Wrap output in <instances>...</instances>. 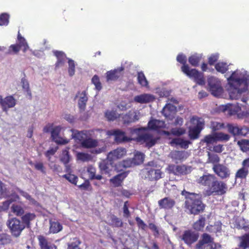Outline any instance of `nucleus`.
Instances as JSON below:
<instances>
[{"label": "nucleus", "instance_id": "23", "mask_svg": "<svg viewBox=\"0 0 249 249\" xmlns=\"http://www.w3.org/2000/svg\"><path fill=\"white\" fill-rule=\"evenodd\" d=\"M134 162L132 159H127L115 164L114 168L117 172H121L123 171L124 169L135 165Z\"/></svg>", "mask_w": 249, "mask_h": 249}, {"label": "nucleus", "instance_id": "33", "mask_svg": "<svg viewBox=\"0 0 249 249\" xmlns=\"http://www.w3.org/2000/svg\"><path fill=\"white\" fill-rule=\"evenodd\" d=\"M53 54L57 58V61L55 64V68L57 69L64 65L66 58V55L62 51H53Z\"/></svg>", "mask_w": 249, "mask_h": 249}, {"label": "nucleus", "instance_id": "22", "mask_svg": "<svg viewBox=\"0 0 249 249\" xmlns=\"http://www.w3.org/2000/svg\"><path fill=\"white\" fill-rule=\"evenodd\" d=\"M158 204L160 209L171 210L175 206L176 201L170 197H165L159 200L158 201Z\"/></svg>", "mask_w": 249, "mask_h": 249}, {"label": "nucleus", "instance_id": "59", "mask_svg": "<svg viewBox=\"0 0 249 249\" xmlns=\"http://www.w3.org/2000/svg\"><path fill=\"white\" fill-rule=\"evenodd\" d=\"M78 160L83 161H89L92 159L90 155L85 153H78L77 155Z\"/></svg>", "mask_w": 249, "mask_h": 249}, {"label": "nucleus", "instance_id": "17", "mask_svg": "<svg viewBox=\"0 0 249 249\" xmlns=\"http://www.w3.org/2000/svg\"><path fill=\"white\" fill-rule=\"evenodd\" d=\"M61 130L60 126H56L53 128L51 131V137L53 141L59 144H65L68 143L67 139L60 137L59 134Z\"/></svg>", "mask_w": 249, "mask_h": 249}, {"label": "nucleus", "instance_id": "10", "mask_svg": "<svg viewBox=\"0 0 249 249\" xmlns=\"http://www.w3.org/2000/svg\"><path fill=\"white\" fill-rule=\"evenodd\" d=\"M126 154V150L124 148L118 147L110 151L107 156V160L112 166L114 161L123 158Z\"/></svg>", "mask_w": 249, "mask_h": 249}, {"label": "nucleus", "instance_id": "3", "mask_svg": "<svg viewBox=\"0 0 249 249\" xmlns=\"http://www.w3.org/2000/svg\"><path fill=\"white\" fill-rule=\"evenodd\" d=\"M190 123L193 125L188 128V137L191 140H197L204 127L205 121L201 117L194 116L191 118Z\"/></svg>", "mask_w": 249, "mask_h": 249}, {"label": "nucleus", "instance_id": "44", "mask_svg": "<svg viewBox=\"0 0 249 249\" xmlns=\"http://www.w3.org/2000/svg\"><path fill=\"white\" fill-rule=\"evenodd\" d=\"M223 109L224 111H228L229 114L232 115L237 113L241 110V108L238 104L237 106L228 104L225 106Z\"/></svg>", "mask_w": 249, "mask_h": 249}, {"label": "nucleus", "instance_id": "64", "mask_svg": "<svg viewBox=\"0 0 249 249\" xmlns=\"http://www.w3.org/2000/svg\"><path fill=\"white\" fill-rule=\"evenodd\" d=\"M134 160V163L136 165L140 164L143 162L144 160V155L140 152L137 153L135 154L134 158L132 159Z\"/></svg>", "mask_w": 249, "mask_h": 249}, {"label": "nucleus", "instance_id": "29", "mask_svg": "<svg viewBox=\"0 0 249 249\" xmlns=\"http://www.w3.org/2000/svg\"><path fill=\"white\" fill-rule=\"evenodd\" d=\"M127 172H124L119 174L111 178L110 182L113 185L114 187H120L122 186L124 180L127 176Z\"/></svg>", "mask_w": 249, "mask_h": 249}, {"label": "nucleus", "instance_id": "4", "mask_svg": "<svg viewBox=\"0 0 249 249\" xmlns=\"http://www.w3.org/2000/svg\"><path fill=\"white\" fill-rule=\"evenodd\" d=\"M227 189L226 183L215 178L211 187L205 190L204 195L205 196H210L213 194L223 195L226 193Z\"/></svg>", "mask_w": 249, "mask_h": 249}, {"label": "nucleus", "instance_id": "53", "mask_svg": "<svg viewBox=\"0 0 249 249\" xmlns=\"http://www.w3.org/2000/svg\"><path fill=\"white\" fill-rule=\"evenodd\" d=\"M202 142L206 143L207 145L210 144H213L214 142H216L215 133L213 134H209L205 136L204 139L202 140Z\"/></svg>", "mask_w": 249, "mask_h": 249}, {"label": "nucleus", "instance_id": "56", "mask_svg": "<svg viewBox=\"0 0 249 249\" xmlns=\"http://www.w3.org/2000/svg\"><path fill=\"white\" fill-rule=\"evenodd\" d=\"M177 60L180 63L182 64L181 68L182 71L183 72L184 67H187L188 69H189V66L186 64L187 59L185 55L183 54H179L177 57Z\"/></svg>", "mask_w": 249, "mask_h": 249}, {"label": "nucleus", "instance_id": "20", "mask_svg": "<svg viewBox=\"0 0 249 249\" xmlns=\"http://www.w3.org/2000/svg\"><path fill=\"white\" fill-rule=\"evenodd\" d=\"M109 134L115 136V141L117 143L129 142L131 139L125 136V132L119 129L110 131Z\"/></svg>", "mask_w": 249, "mask_h": 249}, {"label": "nucleus", "instance_id": "12", "mask_svg": "<svg viewBox=\"0 0 249 249\" xmlns=\"http://www.w3.org/2000/svg\"><path fill=\"white\" fill-rule=\"evenodd\" d=\"M170 171L176 176L185 175L191 173V167L182 165H171L169 166Z\"/></svg>", "mask_w": 249, "mask_h": 249}, {"label": "nucleus", "instance_id": "50", "mask_svg": "<svg viewBox=\"0 0 249 249\" xmlns=\"http://www.w3.org/2000/svg\"><path fill=\"white\" fill-rule=\"evenodd\" d=\"M215 138L217 142H227L231 137L229 134H225L223 132H216Z\"/></svg>", "mask_w": 249, "mask_h": 249}, {"label": "nucleus", "instance_id": "61", "mask_svg": "<svg viewBox=\"0 0 249 249\" xmlns=\"http://www.w3.org/2000/svg\"><path fill=\"white\" fill-rule=\"evenodd\" d=\"M91 82L93 84L95 85V89L100 91L102 88V86L101 85V83L100 81L99 77L97 75H94L91 79Z\"/></svg>", "mask_w": 249, "mask_h": 249}, {"label": "nucleus", "instance_id": "16", "mask_svg": "<svg viewBox=\"0 0 249 249\" xmlns=\"http://www.w3.org/2000/svg\"><path fill=\"white\" fill-rule=\"evenodd\" d=\"M16 104V101L13 96H7L3 99L0 95V105L3 111L7 112L9 108L13 107Z\"/></svg>", "mask_w": 249, "mask_h": 249}, {"label": "nucleus", "instance_id": "57", "mask_svg": "<svg viewBox=\"0 0 249 249\" xmlns=\"http://www.w3.org/2000/svg\"><path fill=\"white\" fill-rule=\"evenodd\" d=\"M8 190L6 187V185L0 180V196L2 198H7L9 196L8 195Z\"/></svg>", "mask_w": 249, "mask_h": 249}, {"label": "nucleus", "instance_id": "30", "mask_svg": "<svg viewBox=\"0 0 249 249\" xmlns=\"http://www.w3.org/2000/svg\"><path fill=\"white\" fill-rule=\"evenodd\" d=\"M244 160L242 162V167L239 169L235 173V177L236 178H239L241 179H246L249 175V166L247 164H244Z\"/></svg>", "mask_w": 249, "mask_h": 249}, {"label": "nucleus", "instance_id": "48", "mask_svg": "<svg viewBox=\"0 0 249 249\" xmlns=\"http://www.w3.org/2000/svg\"><path fill=\"white\" fill-rule=\"evenodd\" d=\"M11 211L16 215L18 216L22 215L24 213V211L21 206L15 204L12 205Z\"/></svg>", "mask_w": 249, "mask_h": 249}, {"label": "nucleus", "instance_id": "26", "mask_svg": "<svg viewBox=\"0 0 249 249\" xmlns=\"http://www.w3.org/2000/svg\"><path fill=\"white\" fill-rule=\"evenodd\" d=\"M37 239L40 249H57L56 246L49 242L43 235L38 236Z\"/></svg>", "mask_w": 249, "mask_h": 249}, {"label": "nucleus", "instance_id": "55", "mask_svg": "<svg viewBox=\"0 0 249 249\" xmlns=\"http://www.w3.org/2000/svg\"><path fill=\"white\" fill-rule=\"evenodd\" d=\"M215 69L217 71L224 73L228 70V66L226 63L218 62L215 64Z\"/></svg>", "mask_w": 249, "mask_h": 249}, {"label": "nucleus", "instance_id": "54", "mask_svg": "<svg viewBox=\"0 0 249 249\" xmlns=\"http://www.w3.org/2000/svg\"><path fill=\"white\" fill-rule=\"evenodd\" d=\"M138 83L142 87H147L148 85V82L146 79V77L143 73L141 71L138 73Z\"/></svg>", "mask_w": 249, "mask_h": 249}, {"label": "nucleus", "instance_id": "37", "mask_svg": "<svg viewBox=\"0 0 249 249\" xmlns=\"http://www.w3.org/2000/svg\"><path fill=\"white\" fill-rule=\"evenodd\" d=\"M62 230V225L57 221L50 220L49 232L53 233H56Z\"/></svg>", "mask_w": 249, "mask_h": 249}, {"label": "nucleus", "instance_id": "42", "mask_svg": "<svg viewBox=\"0 0 249 249\" xmlns=\"http://www.w3.org/2000/svg\"><path fill=\"white\" fill-rule=\"evenodd\" d=\"M81 243L82 242L79 238H73L71 239V241L68 243L67 249H82V248H80Z\"/></svg>", "mask_w": 249, "mask_h": 249}, {"label": "nucleus", "instance_id": "43", "mask_svg": "<svg viewBox=\"0 0 249 249\" xmlns=\"http://www.w3.org/2000/svg\"><path fill=\"white\" fill-rule=\"evenodd\" d=\"M35 218L36 215L34 213H28L22 216V222L25 226L26 225L27 228H30L31 221Z\"/></svg>", "mask_w": 249, "mask_h": 249}, {"label": "nucleus", "instance_id": "19", "mask_svg": "<svg viewBox=\"0 0 249 249\" xmlns=\"http://www.w3.org/2000/svg\"><path fill=\"white\" fill-rule=\"evenodd\" d=\"M146 178L150 181H157L162 178V172L160 169L147 167Z\"/></svg>", "mask_w": 249, "mask_h": 249}, {"label": "nucleus", "instance_id": "34", "mask_svg": "<svg viewBox=\"0 0 249 249\" xmlns=\"http://www.w3.org/2000/svg\"><path fill=\"white\" fill-rule=\"evenodd\" d=\"M115 165L114 164L112 166L108 160H103L99 163V167L102 174H108L111 171V167H114Z\"/></svg>", "mask_w": 249, "mask_h": 249}, {"label": "nucleus", "instance_id": "31", "mask_svg": "<svg viewBox=\"0 0 249 249\" xmlns=\"http://www.w3.org/2000/svg\"><path fill=\"white\" fill-rule=\"evenodd\" d=\"M155 100L154 95L149 94H143L135 97L134 100L141 104L148 103Z\"/></svg>", "mask_w": 249, "mask_h": 249}, {"label": "nucleus", "instance_id": "1", "mask_svg": "<svg viewBox=\"0 0 249 249\" xmlns=\"http://www.w3.org/2000/svg\"><path fill=\"white\" fill-rule=\"evenodd\" d=\"M181 195L184 196V208L188 214L196 215L204 212L206 206L202 200L201 194L191 193L184 189Z\"/></svg>", "mask_w": 249, "mask_h": 249}, {"label": "nucleus", "instance_id": "25", "mask_svg": "<svg viewBox=\"0 0 249 249\" xmlns=\"http://www.w3.org/2000/svg\"><path fill=\"white\" fill-rule=\"evenodd\" d=\"M214 179H215V177L213 175H203L198 179L197 183L203 186H207L209 188L212 185Z\"/></svg>", "mask_w": 249, "mask_h": 249}, {"label": "nucleus", "instance_id": "6", "mask_svg": "<svg viewBox=\"0 0 249 249\" xmlns=\"http://www.w3.org/2000/svg\"><path fill=\"white\" fill-rule=\"evenodd\" d=\"M183 73L191 78L198 85L203 86L205 84L204 74L195 69H188L187 67H184Z\"/></svg>", "mask_w": 249, "mask_h": 249}, {"label": "nucleus", "instance_id": "21", "mask_svg": "<svg viewBox=\"0 0 249 249\" xmlns=\"http://www.w3.org/2000/svg\"><path fill=\"white\" fill-rule=\"evenodd\" d=\"M228 130L233 135H243L246 136L249 133V128L247 126H243L239 128L237 126H234L232 124L228 125Z\"/></svg>", "mask_w": 249, "mask_h": 249}, {"label": "nucleus", "instance_id": "39", "mask_svg": "<svg viewBox=\"0 0 249 249\" xmlns=\"http://www.w3.org/2000/svg\"><path fill=\"white\" fill-rule=\"evenodd\" d=\"M17 39L18 41V45L20 48L23 47L22 51L23 53H25L29 49V47L26 39L22 36L19 31L18 34Z\"/></svg>", "mask_w": 249, "mask_h": 249}, {"label": "nucleus", "instance_id": "58", "mask_svg": "<svg viewBox=\"0 0 249 249\" xmlns=\"http://www.w3.org/2000/svg\"><path fill=\"white\" fill-rule=\"evenodd\" d=\"M9 22V15L3 13L0 15V26H7Z\"/></svg>", "mask_w": 249, "mask_h": 249}, {"label": "nucleus", "instance_id": "36", "mask_svg": "<svg viewBox=\"0 0 249 249\" xmlns=\"http://www.w3.org/2000/svg\"><path fill=\"white\" fill-rule=\"evenodd\" d=\"M105 117L109 122H113L119 118V114L116 110L107 109L105 112Z\"/></svg>", "mask_w": 249, "mask_h": 249}, {"label": "nucleus", "instance_id": "27", "mask_svg": "<svg viewBox=\"0 0 249 249\" xmlns=\"http://www.w3.org/2000/svg\"><path fill=\"white\" fill-rule=\"evenodd\" d=\"M166 126L165 122L157 119L150 120L148 123V127L149 129L159 131L160 129L164 128Z\"/></svg>", "mask_w": 249, "mask_h": 249}, {"label": "nucleus", "instance_id": "18", "mask_svg": "<svg viewBox=\"0 0 249 249\" xmlns=\"http://www.w3.org/2000/svg\"><path fill=\"white\" fill-rule=\"evenodd\" d=\"M177 112V107L175 106L168 103L166 104L162 109V115L167 119L172 120L174 118Z\"/></svg>", "mask_w": 249, "mask_h": 249}, {"label": "nucleus", "instance_id": "47", "mask_svg": "<svg viewBox=\"0 0 249 249\" xmlns=\"http://www.w3.org/2000/svg\"><path fill=\"white\" fill-rule=\"evenodd\" d=\"M237 144L243 152L249 151V140L242 139L238 141Z\"/></svg>", "mask_w": 249, "mask_h": 249}, {"label": "nucleus", "instance_id": "63", "mask_svg": "<svg viewBox=\"0 0 249 249\" xmlns=\"http://www.w3.org/2000/svg\"><path fill=\"white\" fill-rule=\"evenodd\" d=\"M185 153L183 151H175L172 153V158L178 160H182L185 159Z\"/></svg>", "mask_w": 249, "mask_h": 249}, {"label": "nucleus", "instance_id": "15", "mask_svg": "<svg viewBox=\"0 0 249 249\" xmlns=\"http://www.w3.org/2000/svg\"><path fill=\"white\" fill-rule=\"evenodd\" d=\"M119 118L124 124H128L138 121L139 119L135 111L130 110L125 114H120Z\"/></svg>", "mask_w": 249, "mask_h": 249}, {"label": "nucleus", "instance_id": "28", "mask_svg": "<svg viewBox=\"0 0 249 249\" xmlns=\"http://www.w3.org/2000/svg\"><path fill=\"white\" fill-rule=\"evenodd\" d=\"M79 97L78 105V107L81 111L85 110L88 101L87 93L86 91H83L82 92H78L76 95V97Z\"/></svg>", "mask_w": 249, "mask_h": 249}, {"label": "nucleus", "instance_id": "40", "mask_svg": "<svg viewBox=\"0 0 249 249\" xmlns=\"http://www.w3.org/2000/svg\"><path fill=\"white\" fill-rule=\"evenodd\" d=\"M205 221V217L200 215L199 219L194 223L193 228L197 231H202L204 227Z\"/></svg>", "mask_w": 249, "mask_h": 249}, {"label": "nucleus", "instance_id": "52", "mask_svg": "<svg viewBox=\"0 0 249 249\" xmlns=\"http://www.w3.org/2000/svg\"><path fill=\"white\" fill-rule=\"evenodd\" d=\"M68 60V73L70 76H73L75 72V62L72 59L67 58Z\"/></svg>", "mask_w": 249, "mask_h": 249}, {"label": "nucleus", "instance_id": "24", "mask_svg": "<svg viewBox=\"0 0 249 249\" xmlns=\"http://www.w3.org/2000/svg\"><path fill=\"white\" fill-rule=\"evenodd\" d=\"M124 70V68L121 67L113 70L107 71L106 73L107 81L117 80L122 75V72Z\"/></svg>", "mask_w": 249, "mask_h": 249}, {"label": "nucleus", "instance_id": "46", "mask_svg": "<svg viewBox=\"0 0 249 249\" xmlns=\"http://www.w3.org/2000/svg\"><path fill=\"white\" fill-rule=\"evenodd\" d=\"M69 149L70 148L66 147L65 149L63 150L60 156V160L64 164H68L70 161V156L69 151Z\"/></svg>", "mask_w": 249, "mask_h": 249}, {"label": "nucleus", "instance_id": "8", "mask_svg": "<svg viewBox=\"0 0 249 249\" xmlns=\"http://www.w3.org/2000/svg\"><path fill=\"white\" fill-rule=\"evenodd\" d=\"M208 85L210 91L214 96L220 95L223 92V89L220 81L218 78L211 76L208 78Z\"/></svg>", "mask_w": 249, "mask_h": 249}, {"label": "nucleus", "instance_id": "5", "mask_svg": "<svg viewBox=\"0 0 249 249\" xmlns=\"http://www.w3.org/2000/svg\"><path fill=\"white\" fill-rule=\"evenodd\" d=\"M7 225L12 235L18 237L25 228L23 223L17 218H12L7 221Z\"/></svg>", "mask_w": 249, "mask_h": 249}, {"label": "nucleus", "instance_id": "9", "mask_svg": "<svg viewBox=\"0 0 249 249\" xmlns=\"http://www.w3.org/2000/svg\"><path fill=\"white\" fill-rule=\"evenodd\" d=\"M102 131L103 130L101 129L84 130L82 131L74 130L72 131V135L73 137L75 139L83 141L89 137H95V132L101 133Z\"/></svg>", "mask_w": 249, "mask_h": 249}, {"label": "nucleus", "instance_id": "38", "mask_svg": "<svg viewBox=\"0 0 249 249\" xmlns=\"http://www.w3.org/2000/svg\"><path fill=\"white\" fill-rule=\"evenodd\" d=\"M208 160L207 162L213 164V166L218 165L220 161V158L219 156L215 153L210 152H207Z\"/></svg>", "mask_w": 249, "mask_h": 249}, {"label": "nucleus", "instance_id": "62", "mask_svg": "<svg viewBox=\"0 0 249 249\" xmlns=\"http://www.w3.org/2000/svg\"><path fill=\"white\" fill-rule=\"evenodd\" d=\"M11 238L9 235L5 233L0 234V244H8L11 243Z\"/></svg>", "mask_w": 249, "mask_h": 249}, {"label": "nucleus", "instance_id": "51", "mask_svg": "<svg viewBox=\"0 0 249 249\" xmlns=\"http://www.w3.org/2000/svg\"><path fill=\"white\" fill-rule=\"evenodd\" d=\"M201 59V57L197 54H194L190 56L188 58L190 64L194 67L197 66Z\"/></svg>", "mask_w": 249, "mask_h": 249}, {"label": "nucleus", "instance_id": "32", "mask_svg": "<svg viewBox=\"0 0 249 249\" xmlns=\"http://www.w3.org/2000/svg\"><path fill=\"white\" fill-rule=\"evenodd\" d=\"M239 243L237 249H249V233H246L238 237Z\"/></svg>", "mask_w": 249, "mask_h": 249}, {"label": "nucleus", "instance_id": "11", "mask_svg": "<svg viewBox=\"0 0 249 249\" xmlns=\"http://www.w3.org/2000/svg\"><path fill=\"white\" fill-rule=\"evenodd\" d=\"M136 141L141 143H145L146 146L148 147H152L157 142V139L154 138L152 134L147 133L139 134L136 138Z\"/></svg>", "mask_w": 249, "mask_h": 249}, {"label": "nucleus", "instance_id": "14", "mask_svg": "<svg viewBox=\"0 0 249 249\" xmlns=\"http://www.w3.org/2000/svg\"><path fill=\"white\" fill-rule=\"evenodd\" d=\"M198 237L199 234L198 233L191 230H188L184 231L181 236V239L186 244L190 246L196 242Z\"/></svg>", "mask_w": 249, "mask_h": 249}, {"label": "nucleus", "instance_id": "7", "mask_svg": "<svg viewBox=\"0 0 249 249\" xmlns=\"http://www.w3.org/2000/svg\"><path fill=\"white\" fill-rule=\"evenodd\" d=\"M213 244V238L209 234L204 233L201 235V239L196 245L195 249H215Z\"/></svg>", "mask_w": 249, "mask_h": 249}, {"label": "nucleus", "instance_id": "45", "mask_svg": "<svg viewBox=\"0 0 249 249\" xmlns=\"http://www.w3.org/2000/svg\"><path fill=\"white\" fill-rule=\"evenodd\" d=\"M87 172L88 173L90 179L101 180L102 176L100 175H96V169L92 165H89L87 168Z\"/></svg>", "mask_w": 249, "mask_h": 249}, {"label": "nucleus", "instance_id": "2", "mask_svg": "<svg viewBox=\"0 0 249 249\" xmlns=\"http://www.w3.org/2000/svg\"><path fill=\"white\" fill-rule=\"evenodd\" d=\"M248 80V78L238 71H234L232 73L230 77L228 78L229 85L233 88V90L229 93L231 99L237 100L239 98L242 91L239 88L242 84L247 87Z\"/></svg>", "mask_w": 249, "mask_h": 249}, {"label": "nucleus", "instance_id": "49", "mask_svg": "<svg viewBox=\"0 0 249 249\" xmlns=\"http://www.w3.org/2000/svg\"><path fill=\"white\" fill-rule=\"evenodd\" d=\"M111 226L112 227L121 228L123 227V223L120 218L113 215L111 217Z\"/></svg>", "mask_w": 249, "mask_h": 249}, {"label": "nucleus", "instance_id": "60", "mask_svg": "<svg viewBox=\"0 0 249 249\" xmlns=\"http://www.w3.org/2000/svg\"><path fill=\"white\" fill-rule=\"evenodd\" d=\"M20 49L17 44L11 45L9 47L7 53L9 54H17L18 53Z\"/></svg>", "mask_w": 249, "mask_h": 249}, {"label": "nucleus", "instance_id": "13", "mask_svg": "<svg viewBox=\"0 0 249 249\" xmlns=\"http://www.w3.org/2000/svg\"><path fill=\"white\" fill-rule=\"evenodd\" d=\"M213 170L215 174L221 179L229 178L231 172L230 169L223 164H219L213 166Z\"/></svg>", "mask_w": 249, "mask_h": 249}, {"label": "nucleus", "instance_id": "41", "mask_svg": "<svg viewBox=\"0 0 249 249\" xmlns=\"http://www.w3.org/2000/svg\"><path fill=\"white\" fill-rule=\"evenodd\" d=\"M172 142L176 145H179L182 148L187 149L191 142L189 140H185L181 138H174Z\"/></svg>", "mask_w": 249, "mask_h": 249}, {"label": "nucleus", "instance_id": "35", "mask_svg": "<svg viewBox=\"0 0 249 249\" xmlns=\"http://www.w3.org/2000/svg\"><path fill=\"white\" fill-rule=\"evenodd\" d=\"M91 137H89L84 140L81 142L83 147L87 148H94L98 145V142L97 140L93 139Z\"/></svg>", "mask_w": 249, "mask_h": 249}]
</instances>
